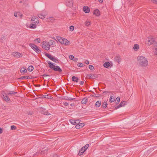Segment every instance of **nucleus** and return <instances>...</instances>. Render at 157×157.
<instances>
[{"mask_svg": "<svg viewBox=\"0 0 157 157\" xmlns=\"http://www.w3.org/2000/svg\"><path fill=\"white\" fill-rule=\"evenodd\" d=\"M84 125V124L83 123H79L78 124L76 125L75 127L77 129H79L82 128Z\"/></svg>", "mask_w": 157, "mask_h": 157, "instance_id": "obj_13", "label": "nucleus"}, {"mask_svg": "<svg viewBox=\"0 0 157 157\" xmlns=\"http://www.w3.org/2000/svg\"><path fill=\"white\" fill-rule=\"evenodd\" d=\"M17 93V92H15L14 91H9V93L7 94H8V95H11L13 94H16Z\"/></svg>", "mask_w": 157, "mask_h": 157, "instance_id": "obj_35", "label": "nucleus"}, {"mask_svg": "<svg viewBox=\"0 0 157 157\" xmlns=\"http://www.w3.org/2000/svg\"><path fill=\"white\" fill-rule=\"evenodd\" d=\"M79 80V78L78 77H76L75 76H73L72 77V80L74 82H78Z\"/></svg>", "mask_w": 157, "mask_h": 157, "instance_id": "obj_22", "label": "nucleus"}, {"mask_svg": "<svg viewBox=\"0 0 157 157\" xmlns=\"http://www.w3.org/2000/svg\"><path fill=\"white\" fill-rule=\"evenodd\" d=\"M54 157H59L58 155L56 154L54 155Z\"/></svg>", "mask_w": 157, "mask_h": 157, "instance_id": "obj_59", "label": "nucleus"}, {"mask_svg": "<svg viewBox=\"0 0 157 157\" xmlns=\"http://www.w3.org/2000/svg\"><path fill=\"white\" fill-rule=\"evenodd\" d=\"M33 67L32 66H30L28 68V70L29 71H31L33 70Z\"/></svg>", "mask_w": 157, "mask_h": 157, "instance_id": "obj_33", "label": "nucleus"}, {"mask_svg": "<svg viewBox=\"0 0 157 157\" xmlns=\"http://www.w3.org/2000/svg\"><path fill=\"white\" fill-rule=\"evenodd\" d=\"M37 86V87H40V85H38Z\"/></svg>", "mask_w": 157, "mask_h": 157, "instance_id": "obj_63", "label": "nucleus"}, {"mask_svg": "<svg viewBox=\"0 0 157 157\" xmlns=\"http://www.w3.org/2000/svg\"><path fill=\"white\" fill-rule=\"evenodd\" d=\"M45 55L46 57L52 60L53 61L56 63H59V60L57 58H55L49 54L46 53H45Z\"/></svg>", "mask_w": 157, "mask_h": 157, "instance_id": "obj_7", "label": "nucleus"}, {"mask_svg": "<svg viewBox=\"0 0 157 157\" xmlns=\"http://www.w3.org/2000/svg\"><path fill=\"white\" fill-rule=\"evenodd\" d=\"M84 83V82L83 81H81L80 82V83H79L81 85H83Z\"/></svg>", "mask_w": 157, "mask_h": 157, "instance_id": "obj_50", "label": "nucleus"}, {"mask_svg": "<svg viewBox=\"0 0 157 157\" xmlns=\"http://www.w3.org/2000/svg\"><path fill=\"white\" fill-rule=\"evenodd\" d=\"M18 15L21 18L23 16V15L22 14H20V15Z\"/></svg>", "mask_w": 157, "mask_h": 157, "instance_id": "obj_58", "label": "nucleus"}, {"mask_svg": "<svg viewBox=\"0 0 157 157\" xmlns=\"http://www.w3.org/2000/svg\"><path fill=\"white\" fill-rule=\"evenodd\" d=\"M27 72V70L26 68L24 67H22L21 68L20 70V72L21 73H25Z\"/></svg>", "mask_w": 157, "mask_h": 157, "instance_id": "obj_25", "label": "nucleus"}, {"mask_svg": "<svg viewBox=\"0 0 157 157\" xmlns=\"http://www.w3.org/2000/svg\"><path fill=\"white\" fill-rule=\"evenodd\" d=\"M33 114V113L32 112H29L28 113L29 115H32Z\"/></svg>", "mask_w": 157, "mask_h": 157, "instance_id": "obj_57", "label": "nucleus"}, {"mask_svg": "<svg viewBox=\"0 0 157 157\" xmlns=\"http://www.w3.org/2000/svg\"><path fill=\"white\" fill-rule=\"evenodd\" d=\"M99 94H97V95H95V97H98L99 96Z\"/></svg>", "mask_w": 157, "mask_h": 157, "instance_id": "obj_60", "label": "nucleus"}, {"mask_svg": "<svg viewBox=\"0 0 157 157\" xmlns=\"http://www.w3.org/2000/svg\"><path fill=\"white\" fill-rule=\"evenodd\" d=\"M37 16L39 18L41 19H43L45 17V15H43L41 14H38Z\"/></svg>", "mask_w": 157, "mask_h": 157, "instance_id": "obj_30", "label": "nucleus"}, {"mask_svg": "<svg viewBox=\"0 0 157 157\" xmlns=\"http://www.w3.org/2000/svg\"><path fill=\"white\" fill-rule=\"evenodd\" d=\"M76 121H77V122H76L77 124V123H79V122H80V120H77Z\"/></svg>", "mask_w": 157, "mask_h": 157, "instance_id": "obj_61", "label": "nucleus"}, {"mask_svg": "<svg viewBox=\"0 0 157 157\" xmlns=\"http://www.w3.org/2000/svg\"><path fill=\"white\" fill-rule=\"evenodd\" d=\"M69 58L71 60H73L74 58V56L72 55H70L69 56Z\"/></svg>", "mask_w": 157, "mask_h": 157, "instance_id": "obj_47", "label": "nucleus"}, {"mask_svg": "<svg viewBox=\"0 0 157 157\" xmlns=\"http://www.w3.org/2000/svg\"><path fill=\"white\" fill-rule=\"evenodd\" d=\"M108 94L110 93V91H105L103 92V94Z\"/></svg>", "mask_w": 157, "mask_h": 157, "instance_id": "obj_48", "label": "nucleus"}, {"mask_svg": "<svg viewBox=\"0 0 157 157\" xmlns=\"http://www.w3.org/2000/svg\"><path fill=\"white\" fill-rule=\"evenodd\" d=\"M120 101V97H117L115 101L116 103L117 104L119 103V102Z\"/></svg>", "mask_w": 157, "mask_h": 157, "instance_id": "obj_38", "label": "nucleus"}, {"mask_svg": "<svg viewBox=\"0 0 157 157\" xmlns=\"http://www.w3.org/2000/svg\"><path fill=\"white\" fill-rule=\"evenodd\" d=\"M89 69L91 70H93V69H94V67L93 66L91 65H89Z\"/></svg>", "mask_w": 157, "mask_h": 157, "instance_id": "obj_43", "label": "nucleus"}, {"mask_svg": "<svg viewBox=\"0 0 157 157\" xmlns=\"http://www.w3.org/2000/svg\"><path fill=\"white\" fill-rule=\"evenodd\" d=\"M107 104L106 102L104 101L102 104V106L103 108H105L107 106Z\"/></svg>", "mask_w": 157, "mask_h": 157, "instance_id": "obj_32", "label": "nucleus"}, {"mask_svg": "<svg viewBox=\"0 0 157 157\" xmlns=\"http://www.w3.org/2000/svg\"><path fill=\"white\" fill-rule=\"evenodd\" d=\"M58 40L60 43L63 44L65 45H68L70 44V42L69 41L61 37L58 38Z\"/></svg>", "mask_w": 157, "mask_h": 157, "instance_id": "obj_5", "label": "nucleus"}, {"mask_svg": "<svg viewBox=\"0 0 157 157\" xmlns=\"http://www.w3.org/2000/svg\"><path fill=\"white\" fill-rule=\"evenodd\" d=\"M89 144H86L83 147L84 149V151H85L89 147Z\"/></svg>", "mask_w": 157, "mask_h": 157, "instance_id": "obj_37", "label": "nucleus"}, {"mask_svg": "<svg viewBox=\"0 0 157 157\" xmlns=\"http://www.w3.org/2000/svg\"><path fill=\"white\" fill-rule=\"evenodd\" d=\"M83 10L85 13H87L89 12L90 9L87 6H84L83 8Z\"/></svg>", "mask_w": 157, "mask_h": 157, "instance_id": "obj_14", "label": "nucleus"}, {"mask_svg": "<svg viewBox=\"0 0 157 157\" xmlns=\"http://www.w3.org/2000/svg\"><path fill=\"white\" fill-rule=\"evenodd\" d=\"M20 13L19 12L16 13H14V16L16 17H17V15H20Z\"/></svg>", "mask_w": 157, "mask_h": 157, "instance_id": "obj_46", "label": "nucleus"}, {"mask_svg": "<svg viewBox=\"0 0 157 157\" xmlns=\"http://www.w3.org/2000/svg\"><path fill=\"white\" fill-rule=\"evenodd\" d=\"M42 47L44 49L46 50H49L50 48L47 42L43 41L42 45Z\"/></svg>", "mask_w": 157, "mask_h": 157, "instance_id": "obj_10", "label": "nucleus"}, {"mask_svg": "<svg viewBox=\"0 0 157 157\" xmlns=\"http://www.w3.org/2000/svg\"><path fill=\"white\" fill-rule=\"evenodd\" d=\"M48 44L49 46V48L50 47H53L54 46L55 44V42L54 41L52 40H50L47 43Z\"/></svg>", "mask_w": 157, "mask_h": 157, "instance_id": "obj_12", "label": "nucleus"}, {"mask_svg": "<svg viewBox=\"0 0 157 157\" xmlns=\"http://www.w3.org/2000/svg\"><path fill=\"white\" fill-rule=\"evenodd\" d=\"M40 151H39V150L38 151L36 152V153H35L34 155L33 156H35L36 155H41V154H40Z\"/></svg>", "mask_w": 157, "mask_h": 157, "instance_id": "obj_39", "label": "nucleus"}, {"mask_svg": "<svg viewBox=\"0 0 157 157\" xmlns=\"http://www.w3.org/2000/svg\"><path fill=\"white\" fill-rule=\"evenodd\" d=\"M87 101L88 98H85L82 99L81 101V103L82 104H85L87 103Z\"/></svg>", "mask_w": 157, "mask_h": 157, "instance_id": "obj_21", "label": "nucleus"}, {"mask_svg": "<svg viewBox=\"0 0 157 157\" xmlns=\"http://www.w3.org/2000/svg\"><path fill=\"white\" fill-rule=\"evenodd\" d=\"M139 64L141 67H146L148 65V61L147 58L143 56H138L137 58Z\"/></svg>", "mask_w": 157, "mask_h": 157, "instance_id": "obj_1", "label": "nucleus"}, {"mask_svg": "<svg viewBox=\"0 0 157 157\" xmlns=\"http://www.w3.org/2000/svg\"><path fill=\"white\" fill-rule=\"evenodd\" d=\"M88 75L90 78H95L96 77V76L94 74H89Z\"/></svg>", "mask_w": 157, "mask_h": 157, "instance_id": "obj_26", "label": "nucleus"}, {"mask_svg": "<svg viewBox=\"0 0 157 157\" xmlns=\"http://www.w3.org/2000/svg\"><path fill=\"white\" fill-rule=\"evenodd\" d=\"M70 122L71 124L73 125H75L77 124L75 120H70Z\"/></svg>", "mask_w": 157, "mask_h": 157, "instance_id": "obj_34", "label": "nucleus"}, {"mask_svg": "<svg viewBox=\"0 0 157 157\" xmlns=\"http://www.w3.org/2000/svg\"><path fill=\"white\" fill-rule=\"evenodd\" d=\"M118 45H120V43H118Z\"/></svg>", "mask_w": 157, "mask_h": 157, "instance_id": "obj_64", "label": "nucleus"}, {"mask_svg": "<svg viewBox=\"0 0 157 157\" xmlns=\"http://www.w3.org/2000/svg\"><path fill=\"white\" fill-rule=\"evenodd\" d=\"M94 14H95L96 16H98L100 15V11L98 9L95 10L94 12Z\"/></svg>", "mask_w": 157, "mask_h": 157, "instance_id": "obj_18", "label": "nucleus"}, {"mask_svg": "<svg viewBox=\"0 0 157 157\" xmlns=\"http://www.w3.org/2000/svg\"><path fill=\"white\" fill-rule=\"evenodd\" d=\"M85 25L88 26L90 25V22L89 21H86L85 23Z\"/></svg>", "mask_w": 157, "mask_h": 157, "instance_id": "obj_41", "label": "nucleus"}, {"mask_svg": "<svg viewBox=\"0 0 157 157\" xmlns=\"http://www.w3.org/2000/svg\"><path fill=\"white\" fill-rule=\"evenodd\" d=\"M110 65V63L109 62H106L103 65L104 67L106 68L109 67Z\"/></svg>", "mask_w": 157, "mask_h": 157, "instance_id": "obj_24", "label": "nucleus"}, {"mask_svg": "<svg viewBox=\"0 0 157 157\" xmlns=\"http://www.w3.org/2000/svg\"><path fill=\"white\" fill-rule=\"evenodd\" d=\"M49 76V75H46V74H44L42 75L44 77H47V76Z\"/></svg>", "mask_w": 157, "mask_h": 157, "instance_id": "obj_53", "label": "nucleus"}, {"mask_svg": "<svg viewBox=\"0 0 157 157\" xmlns=\"http://www.w3.org/2000/svg\"><path fill=\"white\" fill-rule=\"evenodd\" d=\"M29 45L37 53L39 54L41 52L40 49L36 45L33 44H30Z\"/></svg>", "mask_w": 157, "mask_h": 157, "instance_id": "obj_6", "label": "nucleus"}, {"mask_svg": "<svg viewBox=\"0 0 157 157\" xmlns=\"http://www.w3.org/2000/svg\"><path fill=\"white\" fill-rule=\"evenodd\" d=\"M29 28L31 29H34L36 28L37 25L39 23L38 18H36L35 16L32 17L31 20Z\"/></svg>", "mask_w": 157, "mask_h": 157, "instance_id": "obj_2", "label": "nucleus"}, {"mask_svg": "<svg viewBox=\"0 0 157 157\" xmlns=\"http://www.w3.org/2000/svg\"><path fill=\"white\" fill-rule=\"evenodd\" d=\"M98 1L100 3H101L103 2V0H98Z\"/></svg>", "mask_w": 157, "mask_h": 157, "instance_id": "obj_54", "label": "nucleus"}, {"mask_svg": "<svg viewBox=\"0 0 157 157\" xmlns=\"http://www.w3.org/2000/svg\"><path fill=\"white\" fill-rule=\"evenodd\" d=\"M73 105H73V104H71V106H73Z\"/></svg>", "mask_w": 157, "mask_h": 157, "instance_id": "obj_62", "label": "nucleus"}, {"mask_svg": "<svg viewBox=\"0 0 157 157\" xmlns=\"http://www.w3.org/2000/svg\"><path fill=\"white\" fill-rule=\"evenodd\" d=\"M39 151H40V154L41 155H43L45 154L46 153H47L48 152V150L47 149H45V150H39Z\"/></svg>", "mask_w": 157, "mask_h": 157, "instance_id": "obj_19", "label": "nucleus"}, {"mask_svg": "<svg viewBox=\"0 0 157 157\" xmlns=\"http://www.w3.org/2000/svg\"><path fill=\"white\" fill-rule=\"evenodd\" d=\"M3 132L2 129L1 128H0V134L2 133Z\"/></svg>", "mask_w": 157, "mask_h": 157, "instance_id": "obj_52", "label": "nucleus"}, {"mask_svg": "<svg viewBox=\"0 0 157 157\" xmlns=\"http://www.w3.org/2000/svg\"><path fill=\"white\" fill-rule=\"evenodd\" d=\"M44 97L47 98H49L48 96V95H44Z\"/></svg>", "mask_w": 157, "mask_h": 157, "instance_id": "obj_55", "label": "nucleus"}, {"mask_svg": "<svg viewBox=\"0 0 157 157\" xmlns=\"http://www.w3.org/2000/svg\"><path fill=\"white\" fill-rule=\"evenodd\" d=\"M85 151H84L83 147H82L79 150L78 155H81L83 154Z\"/></svg>", "mask_w": 157, "mask_h": 157, "instance_id": "obj_20", "label": "nucleus"}, {"mask_svg": "<svg viewBox=\"0 0 157 157\" xmlns=\"http://www.w3.org/2000/svg\"><path fill=\"white\" fill-rule=\"evenodd\" d=\"M85 63L86 64H88L89 63V61L88 60H86Z\"/></svg>", "mask_w": 157, "mask_h": 157, "instance_id": "obj_51", "label": "nucleus"}, {"mask_svg": "<svg viewBox=\"0 0 157 157\" xmlns=\"http://www.w3.org/2000/svg\"><path fill=\"white\" fill-rule=\"evenodd\" d=\"M115 97L113 96H111L109 101L110 102H113L115 100Z\"/></svg>", "mask_w": 157, "mask_h": 157, "instance_id": "obj_29", "label": "nucleus"}, {"mask_svg": "<svg viewBox=\"0 0 157 157\" xmlns=\"http://www.w3.org/2000/svg\"><path fill=\"white\" fill-rule=\"evenodd\" d=\"M4 99L5 101L6 102H8L10 101V98L8 97L7 96H6L4 98Z\"/></svg>", "mask_w": 157, "mask_h": 157, "instance_id": "obj_28", "label": "nucleus"}, {"mask_svg": "<svg viewBox=\"0 0 157 157\" xmlns=\"http://www.w3.org/2000/svg\"><path fill=\"white\" fill-rule=\"evenodd\" d=\"M16 129V127L15 126L12 125L11 126V129L12 130H15Z\"/></svg>", "mask_w": 157, "mask_h": 157, "instance_id": "obj_42", "label": "nucleus"}, {"mask_svg": "<svg viewBox=\"0 0 157 157\" xmlns=\"http://www.w3.org/2000/svg\"><path fill=\"white\" fill-rule=\"evenodd\" d=\"M47 21L48 22H53L55 20V18L53 17H50L49 18H47Z\"/></svg>", "mask_w": 157, "mask_h": 157, "instance_id": "obj_15", "label": "nucleus"}, {"mask_svg": "<svg viewBox=\"0 0 157 157\" xmlns=\"http://www.w3.org/2000/svg\"><path fill=\"white\" fill-rule=\"evenodd\" d=\"M139 48V46L138 44H135L133 47V49L135 51H137Z\"/></svg>", "mask_w": 157, "mask_h": 157, "instance_id": "obj_27", "label": "nucleus"}, {"mask_svg": "<svg viewBox=\"0 0 157 157\" xmlns=\"http://www.w3.org/2000/svg\"><path fill=\"white\" fill-rule=\"evenodd\" d=\"M64 105L65 106H67L69 104L68 103L66 102L64 103Z\"/></svg>", "mask_w": 157, "mask_h": 157, "instance_id": "obj_56", "label": "nucleus"}, {"mask_svg": "<svg viewBox=\"0 0 157 157\" xmlns=\"http://www.w3.org/2000/svg\"><path fill=\"white\" fill-rule=\"evenodd\" d=\"M48 63L49 64V67L52 70L55 71H57L60 73L62 72V70L60 68L59 66H55L53 63L49 61H48Z\"/></svg>", "mask_w": 157, "mask_h": 157, "instance_id": "obj_4", "label": "nucleus"}, {"mask_svg": "<svg viewBox=\"0 0 157 157\" xmlns=\"http://www.w3.org/2000/svg\"><path fill=\"white\" fill-rule=\"evenodd\" d=\"M77 66L79 67H82L83 66V64L82 63H79L78 64Z\"/></svg>", "mask_w": 157, "mask_h": 157, "instance_id": "obj_44", "label": "nucleus"}, {"mask_svg": "<svg viewBox=\"0 0 157 157\" xmlns=\"http://www.w3.org/2000/svg\"><path fill=\"white\" fill-rule=\"evenodd\" d=\"M75 99V98H73L69 97H67L66 98H65V99L67 100L71 101L74 100Z\"/></svg>", "mask_w": 157, "mask_h": 157, "instance_id": "obj_36", "label": "nucleus"}, {"mask_svg": "<svg viewBox=\"0 0 157 157\" xmlns=\"http://www.w3.org/2000/svg\"><path fill=\"white\" fill-rule=\"evenodd\" d=\"M66 2L67 5L69 7H71L73 6V0H66Z\"/></svg>", "mask_w": 157, "mask_h": 157, "instance_id": "obj_11", "label": "nucleus"}, {"mask_svg": "<svg viewBox=\"0 0 157 157\" xmlns=\"http://www.w3.org/2000/svg\"><path fill=\"white\" fill-rule=\"evenodd\" d=\"M120 58L121 56H116L115 58V61L117 62L118 63H119L121 61Z\"/></svg>", "mask_w": 157, "mask_h": 157, "instance_id": "obj_17", "label": "nucleus"}, {"mask_svg": "<svg viewBox=\"0 0 157 157\" xmlns=\"http://www.w3.org/2000/svg\"><path fill=\"white\" fill-rule=\"evenodd\" d=\"M151 1L153 3L157 4V0H151Z\"/></svg>", "mask_w": 157, "mask_h": 157, "instance_id": "obj_49", "label": "nucleus"}, {"mask_svg": "<svg viewBox=\"0 0 157 157\" xmlns=\"http://www.w3.org/2000/svg\"><path fill=\"white\" fill-rule=\"evenodd\" d=\"M30 79V77L29 76H21L18 78V79Z\"/></svg>", "mask_w": 157, "mask_h": 157, "instance_id": "obj_23", "label": "nucleus"}, {"mask_svg": "<svg viewBox=\"0 0 157 157\" xmlns=\"http://www.w3.org/2000/svg\"><path fill=\"white\" fill-rule=\"evenodd\" d=\"M39 110L42 113L45 115H49L50 113L47 111H46L45 109L43 108L42 107H40L39 108Z\"/></svg>", "mask_w": 157, "mask_h": 157, "instance_id": "obj_9", "label": "nucleus"}, {"mask_svg": "<svg viewBox=\"0 0 157 157\" xmlns=\"http://www.w3.org/2000/svg\"><path fill=\"white\" fill-rule=\"evenodd\" d=\"M74 29V27L73 26H71L70 27V30L71 31H72Z\"/></svg>", "mask_w": 157, "mask_h": 157, "instance_id": "obj_45", "label": "nucleus"}, {"mask_svg": "<svg viewBox=\"0 0 157 157\" xmlns=\"http://www.w3.org/2000/svg\"><path fill=\"white\" fill-rule=\"evenodd\" d=\"M101 104V102L98 101L96 102L95 104V106L96 107H98L100 106Z\"/></svg>", "mask_w": 157, "mask_h": 157, "instance_id": "obj_31", "label": "nucleus"}, {"mask_svg": "<svg viewBox=\"0 0 157 157\" xmlns=\"http://www.w3.org/2000/svg\"><path fill=\"white\" fill-rule=\"evenodd\" d=\"M125 105V101L122 102L118 106H116L115 108L116 109H118L119 108L124 106Z\"/></svg>", "mask_w": 157, "mask_h": 157, "instance_id": "obj_16", "label": "nucleus"}, {"mask_svg": "<svg viewBox=\"0 0 157 157\" xmlns=\"http://www.w3.org/2000/svg\"><path fill=\"white\" fill-rule=\"evenodd\" d=\"M34 41H35L36 43H40V38L36 39Z\"/></svg>", "mask_w": 157, "mask_h": 157, "instance_id": "obj_40", "label": "nucleus"}, {"mask_svg": "<svg viewBox=\"0 0 157 157\" xmlns=\"http://www.w3.org/2000/svg\"><path fill=\"white\" fill-rule=\"evenodd\" d=\"M12 56L17 58L21 57L22 56V54L18 52H14L12 53Z\"/></svg>", "mask_w": 157, "mask_h": 157, "instance_id": "obj_8", "label": "nucleus"}, {"mask_svg": "<svg viewBox=\"0 0 157 157\" xmlns=\"http://www.w3.org/2000/svg\"><path fill=\"white\" fill-rule=\"evenodd\" d=\"M148 42L150 44H152L154 46L156 47L154 48V53L155 54L157 55V42L153 36H149L148 37Z\"/></svg>", "mask_w": 157, "mask_h": 157, "instance_id": "obj_3", "label": "nucleus"}]
</instances>
